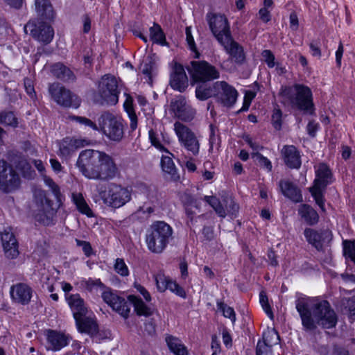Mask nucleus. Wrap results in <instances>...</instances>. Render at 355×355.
Returning <instances> with one entry per match:
<instances>
[{
  "label": "nucleus",
  "instance_id": "obj_1",
  "mask_svg": "<svg viewBox=\"0 0 355 355\" xmlns=\"http://www.w3.org/2000/svg\"><path fill=\"white\" fill-rule=\"evenodd\" d=\"M295 309L306 332L315 331L318 327L323 329L336 327L338 315L327 300L318 297H301L295 300Z\"/></svg>",
  "mask_w": 355,
  "mask_h": 355
},
{
  "label": "nucleus",
  "instance_id": "obj_2",
  "mask_svg": "<svg viewBox=\"0 0 355 355\" xmlns=\"http://www.w3.org/2000/svg\"><path fill=\"white\" fill-rule=\"evenodd\" d=\"M44 182L51 191L55 196L58 206L54 207V203L51 200L45 190L38 189L34 193V201L37 207V213L35 215V219L37 222L44 225H49L56 214L58 209L62 204V195L60 187L54 180L48 176L44 177Z\"/></svg>",
  "mask_w": 355,
  "mask_h": 355
},
{
  "label": "nucleus",
  "instance_id": "obj_3",
  "mask_svg": "<svg viewBox=\"0 0 355 355\" xmlns=\"http://www.w3.org/2000/svg\"><path fill=\"white\" fill-rule=\"evenodd\" d=\"M173 228L164 220H154L146 230L144 241L148 251L162 254L173 239Z\"/></svg>",
  "mask_w": 355,
  "mask_h": 355
},
{
  "label": "nucleus",
  "instance_id": "obj_4",
  "mask_svg": "<svg viewBox=\"0 0 355 355\" xmlns=\"http://www.w3.org/2000/svg\"><path fill=\"white\" fill-rule=\"evenodd\" d=\"M336 179L332 170L325 162L318 164L315 168V178L309 191L322 213H326L325 193L327 187L332 184Z\"/></svg>",
  "mask_w": 355,
  "mask_h": 355
},
{
  "label": "nucleus",
  "instance_id": "obj_5",
  "mask_svg": "<svg viewBox=\"0 0 355 355\" xmlns=\"http://www.w3.org/2000/svg\"><path fill=\"white\" fill-rule=\"evenodd\" d=\"M98 96L96 100L101 105H115L119 102L121 89L116 78L106 73L101 76L98 83Z\"/></svg>",
  "mask_w": 355,
  "mask_h": 355
},
{
  "label": "nucleus",
  "instance_id": "obj_6",
  "mask_svg": "<svg viewBox=\"0 0 355 355\" xmlns=\"http://www.w3.org/2000/svg\"><path fill=\"white\" fill-rule=\"evenodd\" d=\"M124 121L110 112H103L98 118V130L109 139L120 141L124 135Z\"/></svg>",
  "mask_w": 355,
  "mask_h": 355
},
{
  "label": "nucleus",
  "instance_id": "obj_7",
  "mask_svg": "<svg viewBox=\"0 0 355 355\" xmlns=\"http://www.w3.org/2000/svg\"><path fill=\"white\" fill-rule=\"evenodd\" d=\"M189 73L191 85L210 83L220 78V71L214 65L206 60H193L190 62Z\"/></svg>",
  "mask_w": 355,
  "mask_h": 355
},
{
  "label": "nucleus",
  "instance_id": "obj_8",
  "mask_svg": "<svg viewBox=\"0 0 355 355\" xmlns=\"http://www.w3.org/2000/svg\"><path fill=\"white\" fill-rule=\"evenodd\" d=\"M99 195L104 203L113 208H119L129 202L131 194L128 188L116 183H110L101 187Z\"/></svg>",
  "mask_w": 355,
  "mask_h": 355
},
{
  "label": "nucleus",
  "instance_id": "obj_9",
  "mask_svg": "<svg viewBox=\"0 0 355 355\" xmlns=\"http://www.w3.org/2000/svg\"><path fill=\"white\" fill-rule=\"evenodd\" d=\"M294 89L295 97L291 107L306 115H315V106L311 89L300 83H295Z\"/></svg>",
  "mask_w": 355,
  "mask_h": 355
},
{
  "label": "nucleus",
  "instance_id": "obj_10",
  "mask_svg": "<svg viewBox=\"0 0 355 355\" xmlns=\"http://www.w3.org/2000/svg\"><path fill=\"white\" fill-rule=\"evenodd\" d=\"M174 130L180 146L192 156H198L200 153V141L192 130L187 125L176 121Z\"/></svg>",
  "mask_w": 355,
  "mask_h": 355
},
{
  "label": "nucleus",
  "instance_id": "obj_11",
  "mask_svg": "<svg viewBox=\"0 0 355 355\" xmlns=\"http://www.w3.org/2000/svg\"><path fill=\"white\" fill-rule=\"evenodd\" d=\"M49 92L53 101L62 107L78 109L80 106V98L60 83L50 84Z\"/></svg>",
  "mask_w": 355,
  "mask_h": 355
},
{
  "label": "nucleus",
  "instance_id": "obj_12",
  "mask_svg": "<svg viewBox=\"0 0 355 355\" xmlns=\"http://www.w3.org/2000/svg\"><path fill=\"white\" fill-rule=\"evenodd\" d=\"M207 19L211 33L219 44L223 43L226 39L231 38L230 25L225 15L208 13Z\"/></svg>",
  "mask_w": 355,
  "mask_h": 355
},
{
  "label": "nucleus",
  "instance_id": "obj_13",
  "mask_svg": "<svg viewBox=\"0 0 355 355\" xmlns=\"http://www.w3.org/2000/svg\"><path fill=\"white\" fill-rule=\"evenodd\" d=\"M119 173V168L112 156L101 152L100 159L96 170L92 171L93 180L109 181Z\"/></svg>",
  "mask_w": 355,
  "mask_h": 355
},
{
  "label": "nucleus",
  "instance_id": "obj_14",
  "mask_svg": "<svg viewBox=\"0 0 355 355\" xmlns=\"http://www.w3.org/2000/svg\"><path fill=\"white\" fill-rule=\"evenodd\" d=\"M101 297L103 302L107 304L114 311L118 313L124 319H128L130 313V303L128 299L119 295L116 291L112 288H107L103 291Z\"/></svg>",
  "mask_w": 355,
  "mask_h": 355
},
{
  "label": "nucleus",
  "instance_id": "obj_15",
  "mask_svg": "<svg viewBox=\"0 0 355 355\" xmlns=\"http://www.w3.org/2000/svg\"><path fill=\"white\" fill-rule=\"evenodd\" d=\"M28 29L31 35L38 42L44 44H49L54 36V31L50 22L46 20H30L25 26Z\"/></svg>",
  "mask_w": 355,
  "mask_h": 355
},
{
  "label": "nucleus",
  "instance_id": "obj_16",
  "mask_svg": "<svg viewBox=\"0 0 355 355\" xmlns=\"http://www.w3.org/2000/svg\"><path fill=\"white\" fill-rule=\"evenodd\" d=\"M101 152L86 149L80 153L76 165L85 178L92 179V171L96 170L97 167Z\"/></svg>",
  "mask_w": 355,
  "mask_h": 355
},
{
  "label": "nucleus",
  "instance_id": "obj_17",
  "mask_svg": "<svg viewBox=\"0 0 355 355\" xmlns=\"http://www.w3.org/2000/svg\"><path fill=\"white\" fill-rule=\"evenodd\" d=\"M21 179L15 169L4 159H0V188L8 192L19 188Z\"/></svg>",
  "mask_w": 355,
  "mask_h": 355
},
{
  "label": "nucleus",
  "instance_id": "obj_18",
  "mask_svg": "<svg viewBox=\"0 0 355 355\" xmlns=\"http://www.w3.org/2000/svg\"><path fill=\"white\" fill-rule=\"evenodd\" d=\"M215 98L227 107H232L237 99V90L226 81L214 82Z\"/></svg>",
  "mask_w": 355,
  "mask_h": 355
},
{
  "label": "nucleus",
  "instance_id": "obj_19",
  "mask_svg": "<svg viewBox=\"0 0 355 355\" xmlns=\"http://www.w3.org/2000/svg\"><path fill=\"white\" fill-rule=\"evenodd\" d=\"M46 338V348L47 350L53 352L60 351L64 347L69 345L72 338L69 334L64 331L46 329L44 331Z\"/></svg>",
  "mask_w": 355,
  "mask_h": 355
},
{
  "label": "nucleus",
  "instance_id": "obj_20",
  "mask_svg": "<svg viewBox=\"0 0 355 355\" xmlns=\"http://www.w3.org/2000/svg\"><path fill=\"white\" fill-rule=\"evenodd\" d=\"M303 234L306 242L318 252L323 251L324 244L331 241L333 238L332 232L329 230H316L306 227Z\"/></svg>",
  "mask_w": 355,
  "mask_h": 355
},
{
  "label": "nucleus",
  "instance_id": "obj_21",
  "mask_svg": "<svg viewBox=\"0 0 355 355\" xmlns=\"http://www.w3.org/2000/svg\"><path fill=\"white\" fill-rule=\"evenodd\" d=\"M170 107L175 117L185 122L192 121L196 113V110L187 102L186 98L181 95L171 100Z\"/></svg>",
  "mask_w": 355,
  "mask_h": 355
},
{
  "label": "nucleus",
  "instance_id": "obj_22",
  "mask_svg": "<svg viewBox=\"0 0 355 355\" xmlns=\"http://www.w3.org/2000/svg\"><path fill=\"white\" fill-rule=\"evenodd\" d=\"M169 85L171 89L180 93L184 92L189 86V80L184 66L175 61L169 76Z\"/></svg>",
  "mask_w": 355,
  "mask_h": 355
},
{
  "label": "nucleus",
  "instance_id": "obj_23",
  "mask_svg": "<svg viewBox=\"0 0 355 355\" xmlns=\"http://www.w3.org/2000/svg\"><path fill=\"white\" fill-rule=\"evenodd\" d=\"M33 290L27 284L19 282L12 285L10 289L12 300L21 305H28L33 297Z\"/></svg>",
  "mask_w": 355,
  "mask_h": 355
},
{
  "label": "nucleus",
  "instance_id": "obj_24",
  "mask_svg": "<svg viewBox=\"0 0 355 355\" xmlns=\"http://www.w3.org/2000/svg\"><path fill=\"white\" fill-rule=\"evenodd\" d=\"M220 44L224 48L225 52L235 64L241 65L245 62L246 56L244 49L234 40L232 35L230 40L226 39L223 41V43H220Z\"/></svg>",
  "mask_w": 355,
  "mask_h": 355
},
{
  "label": "nucleus",
  "instance_id": "obj_25",
  "mask_svg": "<svg viewBox=\"0 0 355 355\" xmlns=\"http://www.w3.org/2000/svg\"><path fill=\"white\" fill-rule=\"evenodd\" d=\"M76 329L80 334L94 337L98 333V322L95 318L83 314L73 318Z\"/></svg>",
  "mask_w": 355,
  "mask_h": 355
},
{
  "label": "nucleus",
  "instance_id": "obj_26",
  "mask_svg": "<svg viewBox=\"0 0 355 355\" xmlns=\"http://www.w3.org/2000/svg\"><path fill=\"white\" fill-rule=\"evenodd\" d=\"M282 156L285 165L291 169H300L302 166V159L300 150L294 145L283 146Z\"/></svg>",
  "mask_w": 355,
  "mask_h": 355
},
{
  "label": "nucleus",
  "instance_id": "obj_27",
  "mask_svg": "<svg viewBox=\"0 0 355 355\" xmlns=\"http://www.w3.org/2000/svg\"><path fill=\"white\" fill-rule=\"evenodd\" d=\"M1 239L5 256L10 259H16L19 252L18 250V241L12 232L4 231L1 233Z\"/></svg>",
  "mask_w": 355,
  "mask_h": 355
},
{
  "label": "nucleus",
  "instance_id": "obj_28",
  "mask_svg": "<svg viewBox=\"0 0 355 355\" xmlns=\"http://www.w3.org/2000/svg\"><path fill=\"white\" fill-rule=\"evenodd\" d=\"M51 72L56 79L65 83H74L77 79L74 72L62 62L52 64Z\"/></svg>",
  "mask_w": 355,
  "mask_h": 355
},
{
  "label": "nucleus",
  "instance_id": "obj_29",
  "mask_svg": "<svg viewBox=\"0 0 355 355\" xmlns=\"http://www.w3.org/2000/svg\"><path fill=\"white\" fill-rule=\"evenodd\" d=\"M65 300L72 313L73 318L88 313V306L79 293L65 295Z\"/></svg>",
  "mask_w": 355,
  "mask_h": 355
},
{
  "label": "nucleus",
  "instance_id": "obj_30",
  "mask_svg": "<svg viewBox=\"0 0 355 355\" xmlns=\"http://www.w3.org/2000/svg\"><path fill=\"white\" fill-rule=\"evenodd\" d=\"M279 187L282 193L295 203L302 202L303 197L300 189L290 180H281Z\"/></svg>",
  "mask_w": 355,
  "mask_h": 355
},
{
  "label": "nucleus",
  "instance_id": "obj_31",
  "mask_svg": "<svg viewBox=\"0 0 355 355\" xmlns=\"http://www.w3.org/2000/svg\"><path fill=\"white\" fill-rule=\"evenodd\" d=\"M297 214L309 226L317 225L320 220L318 211L309 204L302 203L297 207Z\"/></svg>",
  "mask_w": 355,
  "mask_h": 355
},
{
  "label": "nucleus",
  "instance_id": "obj_32",
  "mask_svg": "<svg viewBox=\"0 0 355 355\" xmlns=\"http://www.w3.org/2000/svg\"><path fill=\"white\" fill-rule=\"evenodd\" d=\"M35 9L37 16L36 19L53 21L55 13L49 0H35Z\"/></svg>",
  "mask_w": 355,
  "mask_h": 355
},
{
  "label": "nucleus",
  "instance_id": "obj_33",
  "mask_svg": "<svg viewBox=\"0 0 355 355\" xmlns=\"http://www.w3.org/2000/svg\"><path fill=\"white\" fill-rule=\"evenodd\" d=\"M79 140L73 137H66L59 142L58 155L60 157L69 159L79 147Z\"/></svg>",
  "mask_w": 355,
  "mask_h": 355
},
{
  "label": "nucleus",
  "instance_id": "obj_34",
  "mask_svg": "<svg viewBox=\"0 0 355 355\" xmlns=\"http://www.w3.org/2000/svg\"><path fill=\"white\" fill-rule=\"evenodd\" d=\"M128 301L133 306L135 312L138 316L150 317L153 314V310L142 300V299L135 295H129Z\"/></svg>",
  "mask_w": 355,
  "mask_h": 355
},
{
  "label": "nucleus",
  "instance_id": "obj_35",
  "mask_svg": "<svg viewBox=\"0 0 355 355\" xmlns=\"http://www.w3.org/2000/svg\"><path fill=\"white\" fill-rule=\"evenodd\" d=\"M165 341L168 349L174 355H189V353L187 347L179 338L172 335H167L165 338Z\"/></svg>",
  "mask_w": 355,
  "mask_h": 355
},
{
  "label": "nucleus",
  "instance_id": "obj_36",
  "mask_svg": "<svg viewBox=\"0 0 355 355\" xmlns=\"http://www.w3.org/2000/svg\"><path fill=\"white\" fill-rule=\"evenodd\" d=\"M195 94L198 100L204 101L211 97L215 98L214 83H196Z\"/></svg>",
  "mask_w": 355,
  "mask_h": 355
},
{
  "label": "nucleus",
  "instance_id": "obj_37",
  "mask_svg": "<svg viewBox=\"0 0 355 355\" xmlns=\"http://www.w3.org/2000/svg\"><path fill=\"white\" fill-rule=\"evenodd\" d=\"M149 33L153 43L162 46H168L169 44L166 41V34L159 24L154 22L153 26L149 28Z\"/></svg>",
  "mask_w": 355,
  "mask_h": 355
},
{
  "label": "nucleus",
  "instance_id": "obj_38",
  "mask_svg": "<svg viewBox=\"0 0 355 355\" xmlns=\"http://www.w3.org/2000/svg\"><path fill=\"white\" fill-rule=\"evenodd\" d=\"M72 202L75 205L77 210L82 214L91 218L94 216L92 209L86 202L83 195L81 193L72 194Z\"/></svg>",
  "mask_w": 355,
  "mask_h": 355
},
{
  "label": "nucleus",
  "instance_id": "obj_39",
  "mask_svg": "<svg viewBox=\"0 0 355 355\" xmlns=\"http://www.w3.org/2000/svg\"><path fill=\"white\" fill-rule=\"evenodd\" d=\"M204 200L210 207L214 209L216 214L219 217L222 218L226 217L227 213L225 209L219 198L215 196H205L204 197Z\"/></svg>",
  "mask_w": 355,
  "mask_h": 355
},
{
  "label": "nucleus",
  "instance_id": "obj_40",
  "mask_svg": "<svg viewBox=\"0 0 355 355\" xmlns=\"http://www.w3.org/2000/svg\"><path fill=\"white\" fill-rule=\"evenodd\" d=\"M342 245L343 256L355 266V239L343 240Z\"/></svg>",
  "mask_w": 355,
  "mask_h": 355
},
{
  "label": "nucleus",
  "instance_id": "obj_41",
  "mask_svg": "<svg viewBox=\"0 0 355 355\" xmlns=\"http://www.w3.org/2000/svg\"><path fill=\"white\" fill-rule=\"evenodd\" d=\"M216 306L218 310L222 312L223 317L229 318L232 323L236 322V315L234 309L232 307L227 306L223 299L216 300Z\"/></svg>",
  "mask_w": 355,
  "mask_h": 355
},
{
  "label": "nucleus",
  "instance_id": "obj_42",
  "mask_svg": "<svg viewBox=\"0 0 355 355\" xmlns=\"http://www.w3.org/2000/svg\"><path fill=\"white\" fill-rule=\"evenodd\" d=\"M0 123L12 128H17L19 125V121L13 112L2 111L0 112Z\"/></svg>",
  "mask_w": 355,
  "mask_h": 355
},
{
  "label": "nucleus",
  "instance_id": "obj_43",
  "mask_svg": "<svg viewBox=\"0 0 355 355\" xmlns=\"http://www.w3.org/2000/svg\"><path fill=\"white\" fill-rule=\"evenodd\" d=\"M270 123L275 130L279 131L282 130L283 125V112L278 106L274 107L272 110Z\"/></svg>",
  "mask_w": 355,
  "mask_h": 355
},
{
  "label": "nucleus",
  "instance_id": "obj_44",
  "mask_svg": "<svg viewBox=\"0 0 355 355\" xmlns=\"http://www.w3.org/2000/svg\"><path fill=\"white\" fill-rule=\"evenodd\" d=\"M161 167L164 173L172 176L177 173V168L173 160L168 156H162L161 158Z\"/></svg>",
  "mask_w": 355,
  "mask_h": 355
},
{
  "label": "nucleus",
  "instance_id": "obj_45",
  "mask_svg": "<svg viewBox=\"0 0 355 355\" xmlns=\"http://www.w3.org/2000/svg\"><path fill=\"white\" fill-rule=\"evenodd\" d=\"M68 119L70 121H76V123H78L79 124L85 127H89L93 130H98V124L97 125L95 122L85 116L70 114L68 116Z\"/></svg>",
  "mask_w": 355,
  "mask_h": 355
},
{
  "label": "nucleus",
  "instance_id": "obj_46",
  "mask_svg": "<svg viewBox=\"0 0 355 355\" xmlns=\"http://www.w3.org/2000/svg\"><path fill=\"white\" fill-rule=\"evenodd\" d=\"M83 284L88 292H92L96 288H99L103 290V291H106L107 288H111L105 285L101 279H92L89 277L88 279L85 280Z\"/></svg>",
  "mask_w": 355,
  "mask_h": 355
},
{
  "label": "nucleus",
  "instance_id": "obj_47",
  "mask_svg": "<svg viewBox=\"0 0 355 355\" xmlns=\"http://www.w3.org/2000/svg\"><path fill=\"white\" fill-rule=\"evenodd\" d=\"M259 303L267 316L270 319H274V313L272 307L269 303L268 297L265 291H261L259 293Z\"/></svg>",
  "mask_w": 355,
  "mask_h": 355
},
{
  "label": "nucleus",
  "instance_id": "obj_48",
  "mask_svg": "<svg viewBox=\"0 0 355 355\" xmlns=\"http://www.w3.org/2000/svg\"><path fill=\"white\" fill-rule=\"evenodd\" d=\"M149 141L153 146L161 152L169 153L166 147H165L160 141L157 132L153 129L148 131Z\"/></svg>",
  "mask_w": 355,
  "mask_h": 355
},
{
  "label": "nucleus",
  "instance_id": "obj_49",
  "mask_svg": "<svg viewBox=\"0 0 355 355\" xmlns=\"http://www.w3.org/2000/svg\"><path fill=\"white\" fill-rule=\"evenodd\" d=\"M186 41L188 45L189 49L195 53V58H200V53L196 46L194 37L192 35V31L191 26H187L185 29Z\"/></svg>",
  "mask_w": 355,
  "mask_h": 355
},
{
  "label": "nucleus",
  "instance_id": "obj_50",
  "mask_svg": "<svg viewBox=\"0 0 355 355\" xmlns=\"http://www.w3.org/2000/svg\"><path fill=\"white\" fill-rule=\"evenodd\" d=\"M255 352L256 355H272V346L265 339L258 340Z\"/></svg>",
  "mask_w": 355,
  "mask_h": 355
},
{
  "label": "nucleus",
  "instance_id": "obj_51",
  "mask_svg": "<svg viewBox=\"0 0 355 355\" xmlns=\"http://www.w3.org/2000/svg\"><path fill=\"white\" fill-rule=\"evenodd\" d=\"M295 89L294 85L293 86L282 85L279 91V96L283 98H285L289 101L291 106L293 103V98L295 97Z\"/></svg>",
  "mask_w": 355,
  "mask_h": 355
},
{
  "label": "nucleus",
  "instance_id": "obj_52",
  "mask_svg": "<svg viewBox=\"0 0 355 355\" xmlns=\"http://www.w3.org/2000/svg\"><path fill=\"white\" fill-rule=\"evenodd\" d=\"M76 245L82 247L83 252L86 257H91L95 256L96 252L93 249L91 243L87 241H83L78 239L75 240Z\"/></svg>",
  "mask_w": 355,
  "mask_h": 355
},
{
  "label": "nucleus",
  "instance_id": "obj_53",
  "mask_svg": "<svg viewBox=\"0 0 355 355\" xmlns=\"http://www.w3.org/2000/svg\"><path fill=\"white\" fill-rule=\"evenodd\" d=\"M157 288L160 292H164L166 290H169L171 291V289L173 290L179 285L175 280L172 279L169 277H164L162 286L159 284L158 281H157Z\"/></svg>",
  "mask_w": 355,
  "mask_h": 355
},
{
  "label": "nucleus",
  "instance_id": "obj_54",
  "mask_svg": "<svg viewBox=\"0 0 355 355\" xmlns=\"http://www.w3.org/2000/svg\"><path fill=\"white\" fill-rule=\"evenodd\" d=\"M114 269L116 273L122 277H126L129 275V270L123 259L117 258L115 260Z\"/></svg>",
  "mask_w": 355,
  "mask_h": 355
},
{
  "label": "nucleus",
  "instance_id": "obj_55",
  "mask_svg": "<svg viewBox=\"0 0 355 355\" xmlns=\"http://www.w3.org/2000/svg\"><path fill=\"white\" fill-rule=\"evenodd\" d=\"M263 61L267 64L268 67L272 69L275 66V57L271 50L265 49L263 50L261 53Z\"/></svg>",
  "mask_w": 355,
  "mask_h": 355
},
{
  "label": "nucleus",
  "instance_id": "obj_56",
  "mask_svg": "<svg viewBox=\"0 0 355 355\" xmlns=\"http://www.w3.org/2000/svg\"><path fill=\"white\" fill-rule=\"evenodd\" d=\"M19 170L21 172L22 176L28 180H31L33 178V175L35 174L34 170L32 168L30 164L27 162H25L20 164Z\"/></svg>",
  "mask_w": 355,
  "mask_h": 355
},
{
  "label": "nucleus",
  "instance_id": "obj_57",
  "mask_svg": "<svg viewBox=\"0 0 355 355\" xmlns=\"http://www.w3.org/2000/svg\"><path fill=\"white\" fill-rule=\"evenodd\" d=\"M181 201L183 207H195L198 208V201L196 198L189 193H184L182 198Z\"/></svg>",
  "mask_w": 355,
  "mask_h": 355
},
{
  "label": "nucleus",
  "instance_id": "obj_58",
  "mask_svg": "<svg viewBox=\"0 0 355 355\" xmlns=\"http://www.w3.org/2000/svg\"><path fill=\"white\" fill-rule=\"evenodd\" d=\"M261 167L265 168L268 172L272 171V165L270 160L259 153L255 154Z\"/></svg>",
  "mask_w": 355,
  "mask_h": 355
},
{
  "label": "nucleus",
  "instance_id": "obj_59",
  "mask_svg": "<svg viewBox=\"0 0 355 355\" xmlns=\"http://www.w3.org/2000/svg\"><path fill=\"white\" fill-rule=\"evenodd\" d=\"M259 19L263 24H268L272 19L271 10L261 8L257 13Z\"/></svg>",
  "mask_w": 355,
  "mask_h": 355
},
{
  "label": "nucleus",
  "instance_id": "obj_60",
  "mask_svg": "<svg viewBox=\"0 0 355 355\" xmlns=\"http://www.w3.org/2000/svg\"><path fill=\"white\" fill-rule=\"evenodd\" d=\"M320 126L318 122H315L314 120H311L309 121L306 125V132L307 134L312 138L316 137L318 131L320 130Z\"/></svg>",
  "mask_w": 355,
  "mask_h": 355
},
{
  "label": "nucleus",
  "instance_id": "obj_61",
  "mask_svg": "<svg viewBox=\"0 0 355 355\" xmlns=\"http://www.w3.org/2000/svg\"><path fill=\"white\" fill-rule=\"evenodd\" d=\"M312 56L320 58L322 55L320 43L318 40H313L309 44Z\"/></svg>",
  "mask_w": 355,
  "mask_h": 355
},
{
  "label": "nucleus",
  "instance_id": "obj_62",
  "mask_svg": "<svg viewBox=\"0 0 355 355\" xmlns=\"http://www.w3.org/2000/svg\"><path fill=\"white\" fill-rule=\"evenodd\" d=\"M329 355H350L349 350L344 346L334 344Z\"/></svg>",
  "mask_w": 355,
  "mask_h": 355
},
{
  "label": "nucleus",
  "instance_id": "obj_63",
  "mask_svg": "<svg viewBox=\"0 0 355 355\" xmlns=\"http://www.w3.org/2000/svg\"><path fill=\"white\" fill-rule=\"evenodd\" d=\"M290 28L293 31H297L299 28V19L297 12L293 10L289 15Z\"/></svg>",
  "mask_w": 355,
  "mask_h": 355
},
{
  "label": "nucleus",
  "instance_id": "obj_64",
  "mask_svg": "<svg viewBox=\"0 0 355 355\" xmlns=\"http://www.w3.org/2000/svg\"><path fill=\"white\" fill-rule=\"evenodd\" d=\"M347 307L349 319L352 320H355V297H352L348 299Z\"/></svg>",
  "mask_w": 355,
  "mask_h": 355
}]
</instances>
